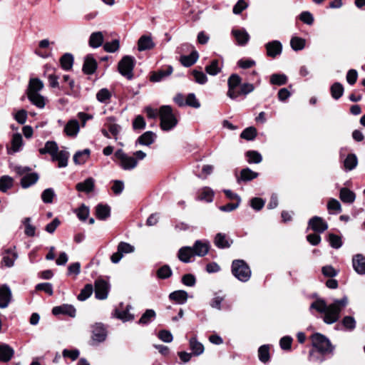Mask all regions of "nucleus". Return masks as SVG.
I'll return each instance as SVG.
<instances>
[{"label":"nucleus","instance_id":"obj_1","mask_svg":"<svg viewBox=\"0 0 365 365\" xmlns=\"http://www.w3.org/2000/svg\"><path fill=\"white\" fill-rule=\"evenodd\" d=\"M348 304V298L343 297L341 299H334L333 303L327 305L324 300L317 299L310 306V309H314L320 313H324V322L327 324H331L339 319L340 312Z\"/></svg>","mask_w":365,"mask_h":365},{"label":"nucleus","instance_id":"obj_2","mask_svg":"<svg viewBox=\"0 0 365 365\" xmlns=\"http://www.w3.org/2000/svg\"><path fill=\"white\" fill-rule=\"evenodd\" d=\"M43 83L38 78H30L26 89V95L30 102L38 108L46 106V99L39 92L43 88Z\"/></svg>","mask_w":365,"mask_h":365},{"label":"nucleus","instance_id":"obj_3","mask_svg":"<svg viewBox=\"0 0 365 365\" xmlns=\"http://www.w3.org/2000/svg\"><path fill=\"white\" fill-rule=\"evenodd\" d=\"M232 272L242 282H247L251 276V270L244 260L235 259L232 264Z\"/></svg>","mask_w":365,"mask_h":365},{"label":"nucleus","instance_id":"obj_4","mask_svg":"<svg viewBox=\"0 0 365 365\" xmlns=\"http://www.w3.org/2000/svg\"><path fill=\"white\" fill-rule=\"evenodd\" d=\"M312 344L322 354L331 353L333 347L330 341L324 335L317 333L312 336Z\"/></svg>","mask_w":365,"mask_h":365},{"label":"nucleus","instance_id":"obj_5","mask_svg":"<svg viewBox=\"0 0 365 365\" xmlns=\"http://www.w3.org/2000/svg\"><path fill=\"white\" fill-rule=\"evenodd\" d=\"M135 65V59L130 56H125L118 63V71L120 73L130 80L133 78V70Z\"/></svg>","mask_w":365,"mask_h":365},{"label":"nucleus","instance_id":"obj_6","mask_svg":"<svg viewBox=\"0 0 365 365\" xmlns=\"http://www.w3.org/2000/svg\"><path fill=\"white\" fill-rule=\"evenodd\" d=\"M115 155L120 160V165L125 170L133 169L137 165V160L133 157L125 155L122 150H117Z\"/></svg>","mask_w":365,"mask_h":365},{"label":"nucleus","instance_id":"obj_7","mask_svg":"<svg viewBox=\"0 0 365 365\" xmlns=\"http://www.w3.org/2000/svg\"><path fill=\"white\" fill-rule=\"evenodd\" d=\"M107 331L101 324H96L92 327L91 339L93 342L101 343L106 340Z\"/></svg>","mask_w":365,"mask_h":365},{"label":"nucleus","instance_id":"obj_8","mask_svg":"<svg viewBox=\"0 0 365 365\" xmlns=\"http://www.w3.org/2000/svg\"><path fill=\"white\" fill-rule=\"evenodd\" d=\"M309 227L316 232L322 233L327 230V223L320 217L314 216L308 222Z\"/></svg>","mask_w":365,"mask_h":365},{"label":"nucleus","instance_id":"obj_9","mask_svg":"<svg viewBox=\"0 0 365 365\" xmlns=\"http://www.w3.org/2000/svg\"><path fill=\"white\" fill-rule=\"evenodd\" d=\"M109 286L108 284L103 279H98L95 283V294L98 299H105L108 297Z\"/></svg>","mask_w":365,"mask_h":365},{"label":"nucleus","instance_id":"obj_10","mask_svg":"<svg viewBox=\"0 0 365 365\" xmlns=\"http://www.w3.org/2000/svg\"><path fill=\"white\" fill-rule=\"evenodd\" d=\"M160 125L162 130L168 131L177 125L178 120L175 115H159Z\"/></svg>","mask_w":365,"mask_h":365},{"label":"nucleus","instance_id":"obj_11","mask_svg":"<svg viewBox=\"0 0 365 365\" xmlns=\"http://www.w3.org/2000/svg\"><path fill=\"white\" fill-rule=\"evenodd\" d=\"M267 55L269 57L274 58L279 55L282 51V45L280 41L274 40L265 44Z\"/></svg>","mask_w":365,"mask_h":365},{"label":"nucleus","instance_id":"obj_12","mask_svg":"<svg viewBox=\"0 0 365 365\" xmlns=\"http://www.w3.org/2000/svg\"><path fill=\"white\" fill-rule=\"evenodd\" d=\"M192 247L195 255L203 257L208 253L210 250V242L208 241L197 240Z\"/></svg>","mask_w":365,"mask_h":365},{"label":"nucleus","instance_id":"obj_13","mask_svg":"<svg viewBox=\"0 0 365 365\" xmlns=\"http://www.w3.org/2000/svg\"><path fill=\"white\" fill-rule=\"evenodd\" d=\"M11 300V292L9 287L4 285L0 288V308L8 307Z\"/></svg>","mask_w":365,"mask_h":365},{"label":"nucleus","instance_id":"obj_14","mask_svg":"<svg viewBox=\"0 0 365 365\" xmlns=\"http://www.w3.org/2000/svg\"><path fill=\"white\" fill-rule=\"evenodd\" d=\"M352 264L354 270L359 274H365V257L357 254L353 257Z\"/></svg>","mask_w":365,"mask_h":365},{"label":"nucleus","instance_id":"obj_15","mask_svg":"<svg viewBox=\"0 0 365 365\" xmlns=\"http://www.w3.org/2000/svg\"><path fill=\"white\" fill-rule=\"evenodd\" d=\"M97 68V62L92 55H87L83 66V71L86 74L93 73Z\"/></svg>","mask_w":365,"mask_h":365},{"label":"nucleus","instance_id":"obj_16","mask_svg":"<svg viewBox=\"0 0 365 365\" xmlns=\"http://www.w3.org/2000/svg\"><path fill=\"white\" fill-rule=\"evenodd\" d=\"M95 180L92 178L86 179L83 182L76 184V188L79 192L89 193L94 190Z\"/></svg>","mask_w":365,"mask_h":365},{"label":"nucleus","instance_id":"obj_17","mask_svg":"<svg viewBox=\"0 0 365 365\" xmlns=\"http://www.w3.org/2000/svg\"><path fill=\"white\" fill-rule=\"evenodd\" d=\"M232 243V240H230L225 234L217 233L214 239V244L216 247L220 249L228 248Z\"/></svg>","mask_w":365,"mask_h":365},{"label":"nucleus","instance_id":"obj_18","mask_svg":"<svg viewBox=\"0 0 365 365\" xmlns=\"http://www.w3.org/2000/svg\"><path fill=\"white\" fill-rule=\"evenodd\" d=\"M14 349L6 344H0V361L4 362L9 361L14 356Z\"/></svg>","mask_w":365,"mask_h":365},{"label":"nucleus","instance_id":"obj_19","mask_svg":"<svg viewBox=\"0 0 365 365\" xmlns=\"http://www.w3.org/2000/svg\"><path fill=\"white\" fill-rule=\"evenodd\" d=\"M155 43L149 36H142L138 42V48L140 51L150 50L154 48Z\"/></svg>","mask_w":365,"mask_h":365},{"label":"nucleus","instance_id":"obj_20","mask_svg":"<svg viewBox=\"0 0 365 365\" xmlns=\"http://www.w3.org/2000/svg\"><path fill=\"white\" fill-rule=\"evenodd\" d=\"M194 251L192 247H182L178 251V257L183 262H189L190 258L194 256Z\"/></svg>","mask_w":365,"mask_h":365},{"label":"nucleus","instance_id":"obj_21","mask_svg":"<svg viewBox=\"0 0 365 365\" xmlns=\"http://www.w3.org/2000/svg\"><path fill=\"white\" fill-rule=\"evenodd\" d=\"M91 150L88 148L78 151L73 155V162L76 165L84 164L90 157Z\"/></svg>","mask_w":365,"mask_h":365},{"label":"nucleus","instance_id":"obj_22","mask_svg":"<svg viewBox=\"0 0 365 365\" xmlns=\"http://www.w3.org/2000/svg\"><path fill=\"white\" fill-rule=\"evenodd\" d=\"M58 152V147L54 141H47L44 148L39 149V153L42 155L49 153L53 158Z\"/></svg>","mask_w":365,"mask_h":365},{"label":"nucleus","instance_id":"obj_23","mask_svg":"<svg viewBox=\"0 0 365 365\" xmlns=\"http://www.w3.org/2000/svg\"><path fill=\"white\" fill-rule=\"evenodd\" d=\"M232 33L239 45H245L250 39V36L245 30H233Z\"/></svg>","mask_w":365,"mask_h":365},{"label":"nucleus","instance_id":"obj_24","mask_svg":"<svg viewBox=\"0 0 365 365\" xmlns=\"http://www.w3.org/2000/svg\"><path fill=\"white\" fill-rule=\"evenodd\" d=\"M189 344L193 355L199 356L204 352L205 348L203 344L198 341L196 337H192L190 339Z\"/></svg>","mask_w":365,"mask_h":365},{"label":"nucleus","instance_id":"obj_25","mask_svg":"<svg viewBox=\"0 0 365 365\" xmlns=\"http://www.w3.org/2000/svg\"><path fill=\"white\" fill-rule=\"evenodd\" d=\"M199 55L197 51H192L190 55L180 57L181 63L186 67L192 66L198 59Z\"/></svg>","mask_w":365,"mask_h":365},{"label":"nucleus","instance_id":"obj_26","mask_svg":"<svg viewBox=\"0 0 365 365\" xmlns=\"http://www.w3.org/2000/svg\"><path fill=\"white\" fill-rule=\"evenodd\" d=\"M79 123L76 120H71L65 125L64 131L69 136H75L79 131Z\"/></svg>","mask_w":365,"mask_h":365},{"label":"nucleus","instance_id":"obj_27","mask_svg":"<svg viewBox=\"0 0 365 365\" xmlns=\"http://www.w3.org/2000/svg\"><path fill=\"white\" fill-rule=\"evenodd\" d=\"M103 35L101 31H96L91 34L89 38V46L92 48H98L103 43Z\"/></svg>","mask_w":365,"mask_h":365},{"label":"nucleus","instance_id":"obj_28","mask_svg":"<svg viewBox=\"0 0 365 365\" xmlns=\"http://www.w3.org/2000/svg\"><path fill=\"white\" fill-rule=\"evenodd\" d=\"M69 157V153L64 150H61L58 152L53 158L52 160H57L58 162L59 168L66 167L68 165V159Z\"/></svg>","mask_w":365,"mask_h":365},{"label":"nucleus","instance_id":"obj_29","mask_svg":"<svg viewBox=\"0 0 365 365\" xmlns=\"http://www.w3.org/2000/svg\"><path fill=\"white\" fill-rule=\"evenodd\" d=\"M339 197L346 203H352L356 198L355 194L348 188L343 187L340 190Z\"/></svg>","mask_w":365,"mask_h":365},{"label":"nucleus","instance_id":"obj_30","mask_svg":"<svg viewBox=\"0 0 365 365\" xmlns=\"http://www.w3.org/2000/svg\"><path fill=\"white\" fill-rule=\"evenodd\" d=\"M38 179V175L35 173H29L24 176L21 180V185L24 188H27L35 184Z\"/></svg>","mask_w":365,"mask_h":365},{"label":"nucleus","instance_id":"obj_31","mask_svg":"<svg viewBox=\"0 0 365 365\" xmlns=\"http://www.w3.org/2000/svg\"><path fill=\"white\" fill-rule=\"evenodd\" d=\"M155 138V134L151 131H147L141 135L138 139V142L143 145H150L153 143Z\"/></svg>","mask_w":365,"mask_h":365},{"label":"nucleus","instance_id":"obj_32","mask_svg":"<svg viewBox=\"0 0 365 365\" xmlns=\"http://www.w3.org/2000/svg\"><path fill=\"white\" fill-rule=\"evenodd\" d=\"M110 209L106 205L99 204L96 207V214L99 220H106L110 216Z\"/></svg>","mask_w":365,"mask_h":365},{"label":"nucleus","instance_id":"obj_33","mask_svg":"<svg viewBox=\"0 0 365 365\" xmlns=\"http://www.w3.org/2000/svg\"><path fill=\"white\" fill-rule=\"evenodd\" d=\"M187 293L184 290L175 291L170 294V299L179 304H184L187 299Z\"/></svg>","mask_w":365,"mask_h":365},{"label":"nucleus","instance_id":"obj_34","mask_svg":"<svg viewBox=\"0 0 365 365\" xmlns=\"http://www.w3.org/2000/svg\"><path fill=\"white\" fill-rule=\"evenodd\" d=\"M357 164V158L354 154H349L344 160V166L346 170H351L354 169Z\"/></svg>","mask_w":365,"mask_h":365},{"label":"nucleus","instance_id":"obj_35","mask_svg":"<svg viewBox=\"0 0 365 365\" xmlns=\"http://www.w3.org/2000/svg\"><path fill=\"white\" fill-rule=\"evenodd\" d=\"M60 63L61 67L64 70H70L72 68L73 63V57L72 54L68 53L63 54L60 59Z\"/></svg>","mask_w":365,"mask_h":365},{"label":"nucleus","instance_id":"obj_36","mask_svg":"<svg viewBox=\"0 0 365 365\" xmlns=\"http://www.w3.org/2000/svg\"><path fill=\"white\" fill-rule=\"evenodd\" d=\"M306 40L297 36L292 37L290 45L294 51H301L305 47Z\"/></svg>","mask_w":365,"mask_h":365},{"label":"nucleus","instance_id":"obj_37","mask_svg":"<svg viewBox=\"0 0 365 365\" xmlns=\"http://www.w3.org/2000/svg\"><path fill=\"white\" fill-rule=\"evenodd\" d=\"M13 186V178L9 175H4L0 178V190L6 192Z\"/></svg>","mask_w":365,"mask_h":365},{"label":"nucleus","instance_id":"obj_38","mask_svg":"<svg viewBox=\"0 0 365 365\" xmlns=\"http://www.w3.org/2000/svg\"><path fill=\"white\" fill-rule=\"evenodd\" d=\"M23 145L22 136L19 133H16L13 135L11 140V150L13 153H16L20 150L21 147Z\"/></svg>","mask_w":365,"mask_h":365},{"label":"nucleus","instance_id":"obj_39","mask_svg":"<svg viewBox=\"0 0 365 365\" xmlns=\"http://www.w3.org/2000/svg\"><path fill=\"white\" fill-rule=\"evenodd\" d=\"M287 77L285 74L274 73L270 77V83L273 85L282 86L287 83Z\"/></svg>","mask_w":365,"mask_h":365},{"label":"nucleus","instance_id":"obj_40","mask_svg":"<svg viewBox=\"0 0 365 365\" xmlns=\"http://www.w3.org/2000/svg\"><path fill=\"white\" fill-rule=\"evenodd\" d=\"M18 258L17 253L7 251L6 255L3 257V262L7 267H11L14 265L15 260Z\"/></svg>","mask_w":365,"mask_h":365},{"label":"nucleus","instance_id":"obj_41","mask_svg":"<svg viewBox=\"0 0 365 365\" xmlns=\"http://www.w3.org/2000/svg\"><path fill=\"white\" fill-rule=\"evenodd\" d=\"M130 309H131V307L128 305L126 307L125 310H123V311L116 310L115 311V316H116V317H118V319L123 320V322H127V321L132 320L134 318V317H133V314H131L129 312Z\"/></svg>","mask_w":365,"mask_h":365},{"label":"nucleus","instance_id":"obj_42","mask_svg":"<svg viewBox=\"0 0 365 365\" xmlns=\"http://www.w3.org/2000/svg\"><path fill=\"white\" fill-rule=\"evenodd\" d=\"M173 72V68L169 66L165 71H160L158 73H153L150 77V81L153 82H158L161 81L164 77L169 76Z\"/></svg>","mask_w":365,"mask_h":365},{"label":"nucleus","instance_id":"obj_43","mask_svg":"<svg viewBox=\"0 0 365 365\" xmlns=\"http://www.w3.org/2000/svg\"><path fill=\"white\" fill-rule=\"evenodd\" d=\"M173 72V68L169 66L165 71H160L158 73H153L150 77V81L153 82H158L161 81L164 77L169 76Z\"/></svg>","mask_w":365,"mask_h":365},{"label":"nucleus","instance_id":"obj_44","mask_svg":"<svg viewBox=\"0 0 365 365\" xmlns=\"http://www.w3.org/2000/svg\"><path fill=\"white\" fill-rule=\"evenodd\" d=\"M258 176V173L252 171L250 168H245L241 170L240 180L243 181H250Z\"/></svg>","mask_w":365,"mask_h":365},{"label":"nucleus","instance_id":"obj_45","mask_svg":"<svg viewBox=\"0 0 365 365\" xmlns=\"http://www.w3.org/2000/svg\"><path fill=\"white\" fill-rule=\"evenodd\" d=\"M205 71L211 76H215L219 73L221 71V68L219 66L218 60L212 61L211 63L205 67Z\"/></svg>","mask_w":365,"mask_h":365},{"label":"nucleus","instance_id":"obj_46","mask_svg":"<svg viewBox=\"0 0 365 365\" xmlns=\"http://www.w3.org/2000/svg\"><path fill=\"white\" fill-rule=\"evenodd\" d=\"M344 93V87L340 83H334L331 87V96L335 99H339Z\"/></svg>","mask_w":365,"mask_h":365},{"label":"nucleus","instance_id":"obj_47","mask_svg":"<svg viewBox=\"0 0 365 365\" xmlns=\"http://www.w3.org/2000/svg\"><path fill=\"white\" fill-rule=\"evenodd\" d=\"M93 291V288L92 284H87L78 294V299L80 301H84L87 299L92 294Z\"/></svg>","mask_w":365,"mask_h":365},{"label":"nucleus","instance_id":"obj_48","mask_svg":"<svg viewBox=\"0 0 365 365\" xmlns=\"http://www.w3.org/2000/svg\"><path fill=\"white\" fill-rule=\"evenodd\" d=\"M246 155L248 158L249 163H259L262 160V157L260 153L255 150L247 152Z\"/></svg>","mask_w":365,"mask_h":365},{"label":"nucleus","instance_id":"obj_49","mask_svg":"<svg viewBox=\"0 0 365 365\" xmlns=\"http://www.w3.org/2000/svg\"><path fill=\"white\" fill-rule=\"evenodd\" d=\"M212 197L213 191L209 187H204L198 196V199L200 200H205L206 202H212Z\"/></svg>","mask_w":365,"mask_h":365},{"label":"nucleus","instance_id":"obj_50","mask_svg":"<svg viewBox=\"0 0 365 365\" xmlns=\"http://www.w3.org/2000/svg\"><path fill=\"white\" fill-rule=\"evenodd\" d=\"M118 250L120 252H121V254L123 255L124 254H128V253L133 252L135 250V248L133 245H131L127 242H121L118 245Z\"/></svg>","mask_w":365,"mask_h":365},{"label":"nucleus","instance_id":"obj_51","mask_svg":"<svg viewBox=\"0 0 365 365\" xmlns=\"http://www.w3.org/2000/svg\"><path fill=\"white\" fill-rule=\"evenodd\" d=\"M259 359L262 362H267L269 359V347L268 346L263 345L259 348L258 350Z\"/></svg>","mask_w":365,"mask_h":365},{"label":"nucleus","instance_id":"obj_52","mask_svg":"<svg viewBox=\"0 0 365 365\" xmlns=\"http://www.w3.org/2000/svg\"><path fill=\"white\" fill-rule=\"evenodd\" d=\"M155 316V312L153 309H147L139 320L140 324H146Z\"/></svg>","mask_w":365,"mask_h":365},{"label":"nucleus","instance_id":"obj_53","mask_svg":"<svg viewBox=\"0 0 365 365\" xmlns=\"http://www.w3.org/2000/svg\"><path fill=\"white\" fill-rule=\"evenodd\" d=\"M157 274L160 279H166L171 276L172 270L168 265H164L158 270Z\"/></svg>","mask_w":365,"mask_h":365},{"label":"nucleus","instance_id":"obj_54","mask_svg":"<svg viewBox=\"0 0 365 365\" xmlns=\"http://www.w3.org/2000/svg\"><path fill=\"white\" fill-rule=\"evenodd\" d=\"M257 134L256 130L253 127H249L243 130L241 133V138L246 140H252L255 138Z\"/></svg>","mask_w":365,"mask_h":365},{"label":"nucleus","instance_id":"obj_55","mask_svg":"<svg viewBox=\"0 0 365 365\" xmlns=\"http://www.w3.org/2000/svg\"><path fill=\"white\" fill-rule=\"evenodd\" d=\"M119 41L115 39L110 42L106 43L103 46V48L106 51L113 53L119 48Z\"/></svg>","mask_w":365,"mask_h":365},{"label":"nucleus","instance_id":"obj_56","mask_svg":"<svg viewBox=\"0 0 365 365\" xmlns=\"http://www.w3.org/2000/svg\"><path fill=\"white\" fill-rule=\"evenodd\" d=\"M329 241L330 245L335 249H339L342 245L341 237L334 234L329 235Z\"/></svg>","mask_w":365,"mask_h":365},{"label":"nucleus","instance_id":"obj_57","mask_svg":"<svg viewBox=\"0 0 365 365\" xmlns=\"http://www.w3.org/2000/svg\"><path fill=\"white\" fill-rule=\"evenodd\" d=\"M31 219L27 217L24 220V224L25 225V234L27 236L33 237L35 235L36 228L31 223Z\"/></svg>","mask_w":365,"mask_h":365},{"label":"nucleus","instance_id":"obj_58","mask_svg":"<svg viewBox=\"0 0 365 365\" xmlns=\"http://www.w3.org/2000/svg\"><path fill=\"white\" fill-rule=\"evenodd\" d=\"M54 197V192L51 188L46 189L41 194V199L45 203H51Z\"/></svg>","mask_w":365,"mask_h":365},{"label":"nucleus","instance_id":"obj_59","mask_svg":"<svg viewBox=\"0 0 365 365\" xmlns=\"http://www.w3.org/2000/svg\"><path fill=\"white\" fill-rule=\"evenodd\" d=\"M299 19L307 25H312L314 23L313 15L309 11H303L299 15Z\"/></svg>","mask_w":365,"mask_h":365},{"label":"nucleus","instance_id":"obj_60","mask_svg":"<svg viewBox=\"0 0 365 365\" xmlns=\"http://www.w3.org/2000/svg\"><path fill=\"white\" fill-rule=\"evenodd\" d=\"M241 83V78L237 74H232L228 78L229 88H237Z\"/></svg>","mask_w":365,"mask_h":365},{"label":"nucleus","instance_id":"obj_61","mask_svg":"<svg viewBox=\"0 0 365 365\" xmlns=\"http://www.w3.org/2000/svg\"><path fill=\"white\" fill-rule=\"evenodd\" d=\"M185 105L193 108H199L200 106L199 101L193 93L187 95L185 98Z\"/></svg>","mask_w":365,"mask_h":365},{"label":"nucleus","instance_id":"obj_62","mask_svg":"<svg viewBox=\"0 0 365 365\" xmlns=\"http://www.w3.org/2000/svg\"><path fill=\"white\" fill-rule=\"evenodd\" d=\"M192 75L195 78V81L197 83L204 84L207 81V76L202 71H198L194 70L192 71Z\"/></svg>","mask_w":365,"mask_h":365},{"label":"nucleus","instance_id":"obj_63","mask_svg":"<svg viewBox=\"0 0 365 365\" xmlns=\"http://www.w3.org/2000/svg\"><path fill=\"white\" fill-rule=\"evenodd\" d=\"M110 97V91L106 88L101 89L96 94L97 99L101 102H106Z\"/></svg>","mask_w":365,"mask_h":365},{"label":"nucleus","instance_id":"obj_64","mask_svg":"<svg viewBox=\"0 0 365 365\" xmlns=\"http://www.w3.org/2000/svg\"><path fill=\"white\" fill-rule=\"evenodd\" d=\"M247 6L248 4L245 1V0H239L234 6L232 11L235 14H240L242 11L246 9Z\"/></svg>","mask_w":365,"mask_h":365}]
</instances>
